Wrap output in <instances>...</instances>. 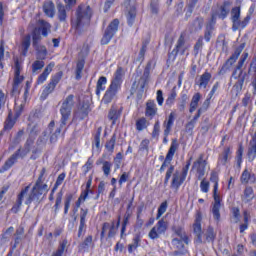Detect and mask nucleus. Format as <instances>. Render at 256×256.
<instances>
[{
  "label": "nucleus",
  "mask_w": 256,
  "mask_h": 256,
  "mask_svg": "<svg viewBox=\"0 0 256 256\" xmlns=\"http://www.w3.org/2000/svg\"><path fill=\"white\" fill-rule=\"evenodd\" d=\"M45 67V62L42 60H36L32 64V73H37L38 71H41Z\"/></svg>",
  "instance_id": "49"
},
{
  "label": "nucleus",
  "mask_w": 256,
  "mask_h": 256,
  "mask_svg": "<svg viewBox=\"0 0 256 256\" xmlns=\"http://www.w3.org/2000/svg\"><path fill=\"white\" fill-rule=\"evenodd\" d=\"M32 41H33V47H37L39 45V41H41V32L39 28H34L32 32Z\"/></svg>",
  "instance_id": "45"
},
{
  "label": "nucleus",
  "mask_w": 256,
  "mask_h": 256,
  "mask_svg": "<svg viewBox=\"0 0 256 256\" xmlns=\"http://www.w3.org/2000/svg\"><path fill=\"white\" fill-rule=\"evenodd\" d=\"M255 199V192L253 191V187L247 186L244 189L243 195H242V201L243 203H249Z\"/></svg>",
  "instance_id": "27"
},
{
  "label": "nucleus",
  "mask_w": 256,
  "mask_h": 256,
  "mask_svg": "<svg viewBox=\"0 0 256 256\" xmlns=\"http://www.w3.org/2000/svg\"><path fill=\"white\" fill-rule=\"evenodd\" d=\"M93 16V10L91 6L81 4L76 10V17L72 19V29L75 33L80 34L83 31H87L89 25H91V17Z\"/></svg>",
  "instance_id": "2"
},
{
  "label": "nucleus",
  "mask_w": 256,
  "mask_h": 256,
  "mask_svg": "<svg viewBox=\"0 0 256 256\" xmlns=\"http://www.w3.org/2000/svg\"><path fill=\"white\" fill-rule=\"evenodd\" d=\"M160 132H161V123L159 122V120H157L154 124L153 131H152L153 139H157V137H159Z\"/></svg>",
  "instance_id": "55"
},
{
  "label": "nucleus",
  "mask_w": 256,
  "mask_h": 256,
  "mask_svg": "<svg viewBox=\"0 0 256 256\" xmlns=\"http://www.w3.org/2000/svg\"><path fill=\"white\" fill-rule=\"evenodd\" d=\"M83 67H85L83 62L77 63V66H76V79L77 80L81 79V73L83 72Z\"/></svg>",
  "instance_id": "64"
},
{
  "label": "nucleus",
  "mask_w": 256,
  "mask_h": 256,
  "mask_svg": "<svg viewBox=\"0 0 256 256\" xmlns=\"http://www.w3.org/2000/svg\"><path fill=\"white\" fill-rule=\"evenodd\" d=\"M233 79H236L237 82L234 84L233 89L236 91V93H241L243 90V85L245 83V77H247V73L243 74V70H240L239 73H237V70H234L232 73Z\"/></svg>",
  "instance_id": "16"
},
{
  "label": "nucleus",
  "mask_w": 256,
  "mask_h": 256,
  "mask_svg": "<svg viewBox=\"0 0 256 256\" xmlns=\"http://www.w3.org/2000/svg\"><path fill=\"white\" fill-rule=\"evenodd\" d=\"M178 149H179V142L177 141V139H173L170 144V148L166 154V158L168 160L173 161V157H175V153H177Z\"/></svg>",
  "instance_id": "29"
},
{
  "label": "nucleus",
  "mask_w": 256,
  "mask_h": 256,
  "mask_svg": "<svg viewBox=\"0 0 256 256\" xmlns=\"http://www.w3.org/2000/svg\"><path fill=\"white\" fill-rule=\"evenodd\" d=\"M55 87H57V86L50 82V83L44 88L41 97H42L43 99H47V97H49V95H51V93H53V91H55Z\"/></svg>",
  "instance_id": "44"
},
{
  "label": "nucleus",
  "mask_w": 256,
  "mask_h": 256,
  "mask_svg": "<svg viewBox=\"0 0 256 256\" xmlns=\"http://www.w3.org/2000/svg\"><path fill=\"white\" fill-rule=\"evenodd\" d=\"M107 85V77L101 76L96 85V95H101V91H105V86Z\"/></svg>",
  "instance_id": "40"
},
{
  "label": "nucleus",
  "mask_w": 256,
  "mask_h": 256,
  "mask_svg": "<svg viewBox=\"0 0 256 256\" xmlns=\"http://www.w3.org/2000/svg\"><path fill=\"white\" fill-rule=\"evenodd\" d=\"M28 131H29V137L28 139H32L33 143H35V138L37 135H39V132L41 131V126L39 123L31 122L28 125Z\"/></svg>",
  "instance_id": "22"
},
{
  "label": "nucleus",
  "mask_w": 256,
  "mask_h": 256,
  "mask_svg": "<svg viewBox=\"0 0 256 256\" xmlns=\"http://www.w3.org/2000/svg\"><path fill=\"white\" fill-rule=\"evenodd\" d=\"M29 47H31V36L27 34L22 38L20 45V53L23 57H27V53L29 52Z\"/></svg>",
  "instance_id": "19"
},
{
  "label": "nucleus",
  "mask_w": 256,
  "mask_h": 256,
  "mask_svg": "<svg viewBox=\"0 0 256 256\" xmlns=\"http://www.w3.org/2000/svg\"><path fill=\"white\" fill-rule=\"evenodd\" d=\"M67 245H68L67 240H63L62 242H60L58 249L56 251H54L51 256L65 255V253H67V249H68Z\"/></svg>",
  "instance_id": "37"
},
{
  "label": "nucleus",
  "mask_w": 256,
  "mask_h": 256,
  "mask_svg": "<svg viewBox=\"0 0 256 256\" xmlns=\"http://www.w3.org/2000/svg\"><path fill=\"white\" fill-rule=\"evenodd\" d=\"M35 49L37 51V59H40L42 61L45 60V58L47 57V48L45 46L37 45Z\"/></svg>",
  "instance_id": "43"
},
{
  "label": "nucleus",
  "mask_w": 256,
  "mask_h": 256,
  "mask_svg": "<svg viewBox=\"0 0 256 256\" xmlns=\"http://www.w3.org/2000/svg\"><path fill=\"white\" fill-rule=\"evenodd\" d=\"M219 189L213 188V198H214V205L212 207V215L216 221L221 219V213L219 212L221 209V196H219Z\"/></svg>",
  "instance_id": "14"
},
{
  "label": "nucleus",
  "mask_w": 256,
  "mask_h": 256,
  "mask_svg": "<svg viewBox=\"0 0 256 256\" xmlns=\"http://www.w3.org/2000/svg\"><path fill=\"white\" fill-rule=\"evenodd\" d=\"M17 159H19V152L12 154L4 163L2 166V170L0 173H3L5 171H9L13 165L17 163Z\"/></svg>",
  "instance_id": "21"
},
{
  "label": "nucleus",
  "mask_w": 256,
  "mask_h": 256,
  "mask_svg": "<svg viewBox=\"0 0 256 256\" xmlns=\"http://www.w3.org/2000/svg\"><path fill=\"white\" fill-rule=\"evenodd\" d=\"M209 81H211V73L205 72L202 74L198 81H196V85L200 87V89H207V85H209Z\"/></svg>",
  "instance_id": "26"
},
{
  "label": "nucleus",
  "mask_w": 256,
  "mask_h": 256,
  "mask_svg": "<svg viewBox=\"0 0 256 256\" xmlns=\"http://www.w3.org/2000/svg\"><path fill=\"white\" fill-rule=\"evenodd\" d=\"M89 247H93V236H87L79 245V251H88Z\"/></svg>",
  "instance_id": "41"
},
{
  "label": "nucleus",
  "mask_w": 256,
  "mask_h": 256,
  "mask_svg": "<svg viewBox=\"0 0 256 256\" xmlns=\"http://www.w3.org/2000/svg\"><path fill=\"white\" fill-rule=\"evenodd\" d=\"M135 17H137V9L135 7H130L126 14L127 23L130 27L135 23Z\"/></svg>",
  "instance_id": "38"
},
{
  "label": "nucleus",
  "mask_w": 256,
  "mask_h": 256,
  "mask_svg": "<svg viewBox=\"0 0 256 256\" xmlns=\"http://www.w3.org/2000/svg\"><path fill=\"white\" fill-rule=\"evenodd\" d=\"M73 97V95L67 96V98L62 103L60 109V113L62 115L60 127H65V125H67V121H69V117H71V110L73 109V105H75Z\"/></svg>",
  "instance_id": "7"
},
{
  "label": "nucleus",
  "mask_w": 256,
  "mask_h": 256,
  "mask_svg": "<svg viewBox=\"0 0 256 256\" xmlns=\"http://www.w3.org/2000/svg\"><path fill=\"white\" fill-rule=\"evenodd\" d=\"M92 147L93 149H96V151H99V149L101 148V130H98L95 134Z\"/></svg>",
  "instance_id": "47"
},
{
  "label": "nucleus",
  "mask_w": 256,
  "mask_h": 256,
  "mask_svg": "<svg viewBox=\"0 0 256 256\" xmlns=\"http://www.w3.org/2000/svg\"><path fill=\"white\" fill-rule=\"evenodd\" d=\"M175 166L170 165L168 170L166 171L165 179H164V185H169V179H171V189H175L176 191H179V187L185 183V179L187 176H184L183 173L176 171L175 173Z\"/></svg>",
  "instance_id": "5"
},
{
  "label": "nucleus",
  "mask_w": 256,
  "mask_h": 256,
  "mask_svg": "<svg viewBox=\"0 0 256 256\" xmlns=\"http://www.w3.org/2000/svg\"><path fill=\"white\" fill-rule=\"evenodd\" d=\"M61 79H63V73L60 71L51 77L50 83H53L57 87Z\"/></svg>",
  "instance_id": "56"
},
{
  "label": "nucleus",
  "mask_w": 256,
  "mask_h": 256,
  "mask_svg": "<svg viewBox=\"0 0 256 256\" xmlns=\"http://www.w3.org/2000/svg\"><path fill=\"white\" fill-rule=\"evenodd\" d=\"M199 101H201V94L195 93L190 102L189 113H195L197 107H199Z\"/></svg>",
  "instance_id": "36"
},
{
  "label": "nucleus",
  "mask_w": 256,
  "mask_h": 256,
  "mask_svg": "<svg viewBox=\"0 0 256 256\" xmlns=\"http://www.w3.org/2000/svg\"><path fill=\"white\" fill-rule=\"evenodd\" d=\"M67 9H69V6H64L63 4H58L57 6V17L61 23L67 21Z\"/></svg>",
  "instance_id": "32"
},
{
  "label": "nucleus",
  "mask_w": 256,
  "mask_h": 256,
  "mask_svg": "<svg viewBox=\"0 0 256 256\" xmlns=\"http://www.w3.org/2000/svg\"><path fill=\"white\" fill-rule=\"evenodd\" d=\"M108 119L115 125V121L119 119V112L115 108H111L108 114Z\"/></svg>",
  "instance_id": "52"
},
{
  "label": "nucleus",
  "mask_w": 256,
  "mask_h": 256,
  "mask_svg": "<svg viewBox=\"0 0 256 256\" xmlns=\"http://www.w3.org/2000/svg\"><path fill=\"white\" fill-rule=\"evenodd\" d=\"M185 49H187V47H185V37L180 36L177 41L176 51H182V53H185Z\"/></svg>",
  "instance_id": "53"
},
{
  "label": "nucleus",
  "mask_w": 256,
  "mask_h": 256,
  "mask_svg": "<svg viewBox=\"0 0 256 256\" xmlns=\"http://www.w3.org/2000/svg\"><path fill=\"white\" fill-rule=\"evenodd\" d=\"M232 215H233L234 223H239V221L241 219V212H240L239 208H237V207L232 208Z\"/></svg>",
  "instance_id": "62"
},
{
  "label": "nucleus",
  "mask_w": 256,
  "mask_h": 256,
  "mask_svg": "<svg viewBox=\"0 0 256 256\" xmlns=\"http://www.w3.org/2000/svg\"><path fill=\"white\" fill-rule=\"evenodd\" d=\"M145 115L150 119L157 115V104H155V101L150 100L146 103Z\"/></svg>",
  "instance_id": "24"
},
{
  "label": "nucleus",
  "mask_w": 256,
  "mask_h": 256,
  "mask_svg": "<svg viewBox=\"0 0 256 256\" xmlns=\"http://www.w3.org/2000/svg\"><path fill=\"white\" fill-rule=\"evenodd\" d=\"M119 30V20L114 19L107 27L102 39L101 45H109L111 39L115 37V33Z\"/></svg>",
  "instance_id": "9"
},
{
  "label": "nucleus",
  "mask_w": 256,
  "mask_h": 256,
  "mask_svg": "<svg viewBox=\"0 0 256 256\" xmlns=\"http://www.w3.org/2000/svg\"><path fill=\"white\" fill-rule=\"evenodd\" d=\"M23 107H24L23 103H20L19 100H15V106H14L15 116L13 118V111L10 110L4 124L5 131H10V129H13L17 119H19V117H21V113H23Z\"/></svg>",
  "instance_id": "6"
},
{
  "label": "nucleus",
  "mask_w": 256,
  "mask_h": 256,
  "mask_svg": "<svg viewBox=\"0 0 256 256\" xmlns=\"http://www.w3.org/2000/svg\"><path fill=\"white\" fill-rule=\"evenodd\" d=\"M209 187V181H207V179H202V181L200 182V191H202V193H209Z\"/></svg>",
  "instance_id": "58"
},
{
  "label": "nucleus",
  "mask_w": 256,
  "mask_h": 256,
  "mask_svg": "<svg viewBox=\"0 0 256 256\" xmlns=\"http://www.w3.org/2000/svg\"><path fill=\"white\" fill-rule=\"evenodd\" d=\"M23 69V61H21L19 58H14V84H13V90L15 91L21 83H23L24 77L21 76V71Z\"/></svg>",
  "instance_id": "12"
},
{
  "label": "nucleus",
  "mask_w": 256,
  "mask_h": 256,
  "mask_svg": "<svg viewBox=\"0 0 256 256\" xmlns=\"http://www.w3.org/2000/svg\"><path fill=\"white\" fill-rule=\"evenodd\" d=\"M53 127H55V122L52 121L49 123L48 129L45 130L42 135L37 140V145H46L47 141H49V136L53 131Z\"/></svg>",
  "instance_id": "17"
},
{
  "label": "nucleus",
  "mask_w": 256,
  "mask_h": 256,
  "mask_svg": "<svg viewBox=\"0 0 256 256\" xmlns=\"http://www.w3.org/2000/svg\"><path fill=\"white\" fill-rule=\"evenodd\" d=\"M115 143H116V138L115 136H113L105 145L107 151H109L110 153H113V151L115 150Z\"/></svg>",
  "instance_id": "57"
},
{
  "label": "nucleus",
  "mask_w": 256,
  "mask_h": 256,
  "mask_svg": "<svg viewBox=\"0 0 256 256\" xmlns=\"http://www.w3.org/2000/svg\"><path fill=\"white\" fill-rule=\"evenodd\" d=\"M248 57H249V53L244 52L242 54V56H241V58H240V60L238 62V65H237V67L235 69V71H237V73H239V71H242L241 69L243 68V65H245V62L247 61Z\"/></svg>",
  "instance_id": "50"
},
{
  "label": "nucleus",
  "mask_w": 256,
  "mask_h": 256,
  "mask_svg": "<svg viewBox=\"0 0 256 256\" xmlns=\"http://www.w3.org/2000/svg\"><path fill=\"white\" fill-rule=\"evenodd\" d=\"M39 25V31H41L43 37H47L49 33H51V24L46 22L45 20H39L38 21Z\"/></svg>",
  "instance_id": "35"
},
{
  "label": "nucleus",
  "mask_w": 256,
  "mask_h": 256,
  "mask_svg": "<svg viewBox=\"0 0 256 256\" xmlns=\"http://www.w3.org/2000/svg\"><path fill=\"white\" fill-rule=\"evenodd\" d=\"M113 167V164L109 161H103L102 162V171L105 177H109L111 175V168Z\"/></svg>",
  "instance_id": "48"
},
{
  "label": "nucleus",
  "mask_w": 256,
  "mask_h": 256,
  "mask_svg": "<svg viewBox=\"0 0 256 256\" xmlns=\"http://www.w3.org/2000/svg\"><path fill=\"white\" fill-rule=\"evenodd\" d=\"M240 181L244 185H247V183H249V181H251V183H255V174H251V172H249L248 169H245L242 172V175L240 177Z\"/></svg>",
  "instance_id": "33"
},
{
  "label": "nucleus",
  "mask_w": 256,
  "mask_h": 256,
  "mask_svg": "<svg viewBox=\"0 0 256 256\" xmlns=\"http://www.w3.org/2000/svg\"><path fill=\"white\" fill-rule=\"evenodd\" d=\"M201 221H203V216L201 215V212H197L195 216V220L193 223V233L195 235L194 243L196 245H201L203 243H213L215 241V230L213 227L209 226L206 229L205 234H203V227L201 226ZM205 237V239H203Z\"/></svg>",
  "instance_id": "3"
},
{
  "label": "nucleus",
  "mask_w": 256,
  "mask_h": 256,
  "mask_svg": "<svg viewBox=\"0 0 256 256\" xmlns=\"http://www.w3.org/2000/svg\"><path fill=\"white\" fill-rule=\"evenodd\" d=\"M183 243H185V241H183V239L181 238H174L172 240V245L176 247V249H179L180 251L181 249H183V247H185Z\"/></svg>",
  "instance_id": "60"
},
{
  "label": "nucleus",
  "mask_w": 256,
  "mask_h": 256,
  "mask_svg": "<svg viewBox=\"0 0 256 256\" xmlns=\"http://www.w3.org/2000/svg\"><path fill=\"white\" fill-rule=\"evenodd\" d=\"M207 167V160H205V154H200L198 159L193 163L192 169L196 171L197 178L199 180L205 177V169Z\"/></svg>",
  "instance_id": "11"
},
{
  "label": "nucleus",
  "mask_w": 256,
  "mask_h": 256,
  "mask_svg": "<svg viewBox=\"0 0 256 256\" xmlns=\"http://www.w3.org/2000/svg\"><path fill=\"white\" fill-rule=\"evenodd\" d=\"M250 21L251 16L247 15L243 20H239L238 25L234 26L233 31H237V29H245Z\"/></svg>",
  "instance_id": "46"
},
{
  "label": "nucleus",
  "mask_w": 256,
  "mask_h": 256,
  "mask_svg": "<svg viewBox=\"0 0 256 256\" xmlns=\"http://www.w3.org/2000/svg\"><path fill=\"white\" fill-rule=\"evenodd\" d=\"M123 77H125V70L123 69V67L118 66V68L114 72L111 84L103 97L104 103L107 104L113 101L115 95H117L119 89H121V85H123Z\"/></svg>",
  "instance_id": "4"
},
{
  "label": "nucleus",
  "mask_w": 256,
  "mask_h": 256,
  "mask_svg": "<svg viewBox=\"0 0 256 256\" xmlns=\"http://www.w3.org/2000/svg\"><path fill=\"white\" fill-rule=\"evenodd\" d=\"M119 30V20L114 19L107 27L102 39L101 45H109L111 39L115 37V33Z\"/></svg>",
  "instance_id": "10"
},
{
  "label": "nucleus",
  "mask_w": 256,
  "mask_h": 256,
  "mask_svg": "<svg viewBox=\"0 0 256 256\" xmlns=\"http://www.w3.org/2000/svg\"><path fill=\"white\" fill-rule=\"evenodd\" d=\"M43 11L47 17H55V4L52 1H46L43 5Z\"/></svg>",
  "instance_id": "31"
},
{
  "label": "nucleus",
  "mask_w": 256,
  "mask_h": 256,
  "mask_svg": "<svg viewBox=\"0 0 256 256\" xmlns=\"http://www.w3.org/2000/svg\"><path fill=\"white\" fill-rule=\"evenodd\" d=\"M147 83H149V68L144 70L143 76L139 80L138 86L140 87L141 91L145 90Z\"/></svg>",
  "instance_id": "39"
},
{
  "label": "nucleus",
  "mask_w": 256,
  "mask_h": 256,
  "mask_svg": "<svg viewBox=\"0 0 256 256\" xmlns=\"http://www.w3.org/2000/svg\"><path fill=\"white\" fill-rule=\"evenodd\" d=\"M140 241H141V239L139 238V236H135L133 238V242L128 245V252L133 253V251H136L137 247H139Z\"/></svg>",
  "instance_id": "51"
},
{
  "label": "nucleus",
  "mask_w": 256,
  "mask_h": 256,
  "mask_svg": "<svg viewBox=\"0 0 256 256\" xmlns=\"http://www.w3.org/2000/svg\"><path fill=\"white\" fill-rule=\"evenodd\" d=\"M178 149H179V142L177 141V139H173L170 144V148L166 154V158L168 160L173 161V157H175V153H177Z\"/></svg>",
  "instance_id": "28"
},
{
  "label": "nucleus",
  "mask_w": 256,
  "mask_h": 256,
  "mask_svg": "<svg viewBox=\"0 0 256 256\" xmlns=\"http://www.w3.org/2000/svg\"><path fill=\"white\" fill-rule=\"evenodd\" d=\"M167 231V222L159 220L157 224L150 230L148 237L150 239H159L163 233Z\"/></svg>",
  "instance_id": "13"
},
{
  "label": "nucleus",
  "mask_w": 256,
  "mask_h": 256,
  "mask_svg": "<svg viewBox=\"0 0 256 256\" xmlns=\"http://www.w3.org/2000/svg\"><path fill=\"white\" fill-rule=\"evenodd\" d=\"M210 181L214 183L213 189H219V174L216 171L211 172Z\"/></svg>",
  "instance_id": "54"
},
{
  "label": "nucleus",
  "mask_w": 256,
  "mask_h": 256,
  "mask_svg": "<svg viewBox=\"0 0 256 256\" xmlns=\"http://www.w3.org/2000/svg\"><path fill=\"white\" fill-rule=\"evenodd\" d=\"M231 154V148L225 147L218 157V165H227V162L231 159Z\"/></svg>",
  "instance_id": "25"
},
{
  "label": "nucleus",
  "mask_w": 256,
  "mask_h": 256,
  "mask_svg": "<svg viewBox=\"0 0 256 256\" xmlns=\"http://www.w3.org/2000/svg\"><path fill=\"white\" fill-rule=\"evenodd\" d=\"M31 145H33V139H27L24 148L18 149L14 153H18V159L27 157V154L31 151Z\"/></svg>",
  "instance_id": "23"
},
{
  "label": "nucleus",
  "mask_w": 256,
  "mask_h": 256,
  "mask_svg": "<svg viewBox=\"0 0 256 256\" xmlns=\"http://www.w3.org/2000/svg\"><path fill=\"white\" fill-rule=\"evenodd\" d=\"M176 235H178V239H182L186 245H189V238L187 237V234L182 230L178 229L176 230Z\"/></svg>",
  "instance_id": "61"
},
{
  "label": "nucleus",
  "mask_w": 256,
  "mask_h": 256,
  "mask_svg": "<svg viewBox=\"0 0 256 256\" xmlns=\"http://www.w3.org/2000/svg\"><path fill=\"white\" fill-rule=\"evenodd\" d=\"M119 225H121V220H118V222L115 224V221L109 223L106 222L103 224L101 237H105V233L108 231V237H113L114 235H117V229H119Z\"/></svg>",
  "instance_id": "15"
},
{
  "label": "nucleus",
  "mask_w": 256,
  "mask_h": 256,
  "mask_svg": "<svg viewBox=\"0 0 256 256\" xmlns=\"http://www.w3.org/2000/svg\"><path fill=\"white\" fill-rule=\"evenodd\" d=\"M167 211V202H163L159 208H158V213L156 216V219H159L164 213Z\"/></svg>",
  "instance_id": "63"
},
{
  "label": "nucleus",
  "mask_w": 256,
  "mask_h": 256,
  "mask_svg": "<svg viewBox=\"0 0 256 256\" xmlns=\"http://www.w3.org/2000/svg\"><path fill=\"white\" fill-rule=\"evenodd\" d=\"M231 21L233 23V29L236 25H239V21H241V7H234L231 10Z\"/></svg>",
  "instance_id": "30"
},
{
  "label": "nucleus",
  "mask_w": 256,
  "mask_h": 256,
  "mask_svg": "<svg viewBox=\"0 0 256 256\" xmlns=\"http://www.w3.org/2000/svg\"><path fill=\"white\" fill-rule=\"evenodd\" d=\"M174 122H175V112H171L168 118L163 123L165 137H169V133H171V129H173Z\"/></svg>",
  "instance_id": "18"
},
{
  "label": "nucleus",
  "mask_w": 256,
  "mask_h": 256,
  "mask_svg": "<svg viewBox=\"0 0 256 256\" xmlns=\"http://www.w3.org/2000/svg\"><path fill=\"white\" fill-rule=\"evenodd\" d=\"M147 127H149V122L147 121V118L142 117L136 121L137 131H145Z\"/></svg>",
  "instance_id": "42"
},
{
  "label": "nucleus",
  "mask_w": 256,
  "mask_h": 256,
  "mask_svg": "<svg viewBox=\"0 0 256 256\" xmlns=\"http://www.w3.org/2000/svg\"><path fill=\"white\" fill-rule=\"evenodd\" d=\"M229 7H231V3L225 2L219 8V10L217 11V15H218L219 19H225L229 15V12L231 11V9Z\"/></svg>",
  "instance_id": "34"
},
{
  "label": "nucleus",
  "mask_w": 256,
  "mask_h": 256,
  "mask_svg": "<svg viewBox=\"0 0 256 256\" xmlns=\"http://www.w3.org/2000/svg\"><path fill=\"white\" fill-rule=\"evenodd\" d=\"M46 169L43 168L40 172L38 179L36 180L34 186L31 188V184L22 188L20 193L17 195V200L15 205L12 207V213H19L21 207H23V201L28 207L31 206V203H34L36 207L47 197L49 193V186L43 181L45 176Z\"/></svg>",
  "instance_id": "1"
},
{
  "label": "nucleus",
  "mask_w": 256,
  "mask_h": 256,
  "mask_svg": "<svg viewBox=\"0 0 256 256\" xmlns=\"http://www.w3.org/2000/svg\"><path fill=\"white\" fill-rule=\"evenodd\" d=\"M243 49H245V43H242L239 45V47L236 48L235 52L230 56V58L226 61V63L220 68L219 75H225L229 69H231V66L234 65L239 59V55L243 53Z\"/></svg>",
  "instance_id": "8"
},
{
  "label": "nucleus",
  "mask_w": 256,
  "mask_h": 256,
  "mask_svg": "<svg viewBox=\"0 0 256 256\" xmlns=\"http://www.w3.org/2000/svg\"><path fill=\"white\" fill-rule=\"evenodd\" d=\"M53 67H55V63L54 62H50L45 67L43 73L37 79L38 85H43V82L47 81V77H49V75H51V71H53Z\"/></svg>",
  "instance_id": "20"
},
{
  "label": "nucleus",
  "mask_w": 256,
  "mask_h": 256,
  "mask_svg": "<svg viewBox=\"0 0 256 256\" xmlns=\"http://www.w3.org/2000/svg\"><path fill=\"white\" fill-rule=\"evenodd\" d=\"M90 169H93V160L91 158H88L87 162L82 167L84 175H87Z\"/></svg>",
  "instance_id": "59"
}]
</instances>
